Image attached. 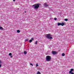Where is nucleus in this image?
I'll list each match as a JSON object with an SVG mask.
<instances>
[{
  "mask_svg": "<svg viewBox=\"0 0 74 74\" xmlns=\"http://www.w3.org/2000/svg\"><path fill=\"white\" fill-rule=\"evenodd\" d=\"M40 3H36L34 5H33V6L34 7L35 9H38V8H39V7H40Z\"/></svg>",
  "mask_w": 74,
  "mask_h": 74,
  "instance_id": "obj_1",
  "label": "nucleus"
},
{
  "mask_svg": "<svg viewBox=\"0 0 74 74\" xmlns=\"http://www.w3.org/2000/svg\"><path fill=\"white\" fill-rule=\"evenodd\" d=\"M51 56H47L46 57V60L47 62H49L51 60Z\"/></svg>",
  "mask_w": 74,
  "mask_h": 74,
  "instance_id": "obj_2",
  "label": "nucleus"
},
{
  "mask_svg": "<svg viewBox=\"0 0 74 74\" xmlns=\"http://www.w3.org/2000/svg\"><path fill=\"white\" fill-rule=\"evenodd\" d=\"M46 36V37L48 39H53V38L52 37H51V34H47Z\"/></svg>",
  "mask_w": 74,
  "mask_h": 74,
  "instance_id": "obj_3",
  "label": "nucleus"
},
{
  "mask_svg": "<svg viewBox=\"0 0 74 74\" xmlns=\"http://www.w3.org/2000/svg\"><path fill=\"white\" fill-rule=\"evenodd\" d=\"M60 25H61L62 26H63L64 25V23H58V26H60Z\"/></svg>",
  "mask_w": 74,
  "mask_h": 74,
  "instance_id": "obj_4",
  "label": "nucleus"
},
{
  "mask_svg": "<svg viewBox=\"0 0 74 74\" xmlns=\"http://www.w3.org/2000/svg\"><path fill=\"white\" fill-rule=\"evenodd\" d=\"M44 5L45 7H48L49 6V5L47 3H45L44 4Z\"/></svg>",
  "mask_w": 74,
  "mask_h": 74,
  "instance_id": "obj_5",
  "label": "nucleus"
},
{
  "mask_svg": "<svg viewBox=\"0 0 74 74\" xmlns=\"http://www.w3.org/2000/svg\"><path fill=\"white\" fill-rule=\"evenodd\" d=\"M52 53L53 55H55V54H56V53H56V52L55 51H52Z\"/></svg>",
  "mask_w": 74,
  "mask_h": 74,
  "instance_id": "obj_6",
  "label": "nucleus"
},
{
  "mask_svg": "<svg viewBox=\"0 0 74 74\" xmlns=\"http://www.w3.org/2000/svg\"><path fill=\"white\" fill-rule=\"evenodd\" d=\"M74 70V69H71V71H69V73H71V72H72V71H73Z\"/></svg>",
  "mask_w": 74,
  "mask_h": 74,
  "instance_id": "obj_7",
  "label": "nucleus"
},
{
  "mask_svg": "<svg viewBox=\"0 0 74 74\" xmlns=\"http://www.w3.org/2000/svg\"><path fill=\"white\" fill-rule=\"evenodd\" d=\"M34 40V38H31V40H29V42H32V40Z\"/></svg>",
  "mask_w": 74,
  "mask_h": 74,
  "instance_id": "obj_8",
  "label": "nucleus"
},
{
  "mask_svg": "<svg viewBox=\"0 0 74 74\" xmlns=\"http://www.w3.org/2000/svg\"><path fill=\"white\" fill-rule=\"evenodd\" d=\"M3 28L2 27L0 26V30H3Z\"/></svg>",
  "mask_w": 74,
  "mask_h": 74,
  "instance_id": "obj_9",
  "label": "nucleus"
},
{
  "mask_svg": "<svg viewBox=\"0 0 74 74\" xmlns=\"http://www.w3.org/2000/svg\"><path fill=\"white\" fill-rule=\"evenodd\" d=\"M17 33H19L20 32V30H18L17 31Z\"/></svg>",
  "mask_w": 74,
  "mask_h": 74,
  "instance_id": "obj_10",
  "label": "nucleus"
},
{
  "mask_svg": "<svg viewBox=\"0 0 74 74\" xmlns=\"http://www.w3.org/2000/svg\"><path fill=\"white\" fill-rule=\"evenodd\" d=\"M24 54H25V55H26V54H27V52H26V51H24Z\"/></svg>",
  "mask_w": 74,
  "mask_h": 74,
  "instance_id": "obj_11",
  "label": "nucleus"
},
{
  "mask_svg": "<svg viewBox=\"0 0 74 74\" xmlns=\"http://www.w3.org/2000/svg\"><path fill=\"white\" fill-rule=\"evenodd\" d=\"M37 74H41V73H40V72L38 71L37 72Z\"/></svg>",
  "mask_w": 74,
  "mask_h": 74,
  "instance_id": "obj_12",
  "label": "nucleus"
},
{
  "mask_svg": "<svg viewBox=\"0 0 74 74\" xmlns=\"http://www.w3.org/2000/svg\"><path fill=\"white\" fill-rule=\"evenodd\" d=\"M65 55V54H64V53H62V56H64Z\"/></svg>",
  "mask_w": 74,
  "mask_h": 74,
  "instance_id": "obj_13",
  "label": "nucleus"
},
{
  "mask_svg": "<svg viewBox=\"0 0 74 74\" xmlns=\"http://www.w3.org/2000/svg\"><path fill=\"white\" fill-rule=\"evenodd\" d=\"M37 42H38V41H36L35 44H36V45H37Z\"/></svg>",
  "mask_w": 74,
  "mask_h": 74,
  "instance_id": "obj_14",
  "label": "nucleus"
},
{
  "mask_svg": "<svg viewBox=\"0 0 74 74\" xmlns=\"http://www.w3.org/2000/svg\"><path fill=\"white\" fill-rule=\"evenodd\" d=\"M64 21H68V19H67V18H65L64 19Z\"/></svg>",
  "mask_w": 74,
  "mask_h": 74,
  "instance_id": "obj_15",
  "label": "nucleus"
},
{
  "mask_svg": "<svg viewBox=\"0 0 74 74\" xmlns=\"http://www.w3.org/2000/svg\"><path fill=\"white\" fill-rule=\"evenodd\" d=\"M9 56H11L12 55V53H9Z\"/></svg>",
  "mask_w": 74,
  "mask_h": 74,
  "instance_id": "obj_16",
  "label": "nucleus"
},
{
  "mask_svg": "<svg viewBox=\"0 0 74 74\" xmlns=\"http://www.w3.org/2000/svg\"><path fill=\"white\" fill-rule=\"evenodd\" d=\"M29 41V39H26L25 40V41Z\"/></svg>",
  "mask_w": 74,
  "mask_h": 74,
  "instance_id": "obj_17",
  "label": "nucleus"
},
{
  "mask_svg": "<svg viewBox=\"0 0 74 74\" xmlns=\"http://www.w3.org/2000/svg\"><path fill=\"white\" fill-rule=\"evenodd\" d=\"M69 73L71 74H74V73L73 72H71V73Z\"/></svg>",
  "mask_w": 74,
  "mask_h": 74,
  "instance_id": "obj_18",
  "label": "nucleus"
},
{
  "mask_svg": "<svg viewBox=\"0 0 74 74\" xmlns=\"http://www.w3.org/2000/svg\"><path fill=\"white\" fill-rule=\"evenodd\" d=\"M54 20H57V18H54Z\"/></svg>",
  "mask_w": 74,
  "mask_h": 74,
  "instance_id": "obj_19",
  "label": "nucleus"
},
{
  "mask_svg": "<svg viewBox=\"0 0 74 74\" xmlns=\"http://www.w3.org/2000/svg\"><path fill=\"white\" fill-rule=\"evenodd\" d=\"M37 66H38V64H36V67H37Z\"/></svg>",
  "mask_w": 74,
  "mask_h": 74,
  "instance_id": "obj_20",
  "label": "nucleus"
},
{
  "mask_svg": "<svg viewBox=\"0 0 74 74\" xmlns=\"http://www.w3.org/2000/svg\"><path fill=\"white\" fill-rule=\"evenodd\" d=\"M30 65H31L32 66H33V64H32V63H30Z\"/></svg>",
  "mask_w": 74,
  "mask_h": 74,
  "instance_id": "obj_21",
  "label": "nucleus"
},
{
  "mask_svg": "<svg viewBox=\"0 0 74 74\" xmlns=\"http://www.w3.org/2000/svg\"><path fill=\"white\" fill-rule=\"evenodd\" d=\"M2 63V62H1V61H0V64H1Z\"/></svg>",
  "mask_w": 74,
  "mask_h": 74,
  "instance_id": "obj_22",
  "label": "nucleus"
},
{
  "mask_svg": "<svg viewBox=\"0 0 74 74\" xmlns=\"http://www.w3.org/2000/svg\"><path fill=\"white\" fill-rule=\"evenodd\" d=\"M1 67V65L0 64V68Z\"/></svg>",
  "mask_w": 74,
  "mask_h": 74,
  "instance_id": "obj_23",
  "label": "nucleus"
},
{
  "mask_svg": "<svg viewBox=\"0 0 74 74\" xmlns=\"http://www.w3.org/2000/svg\"><path fill=\"white\" fill-rule=\"evenodd\" d=\"M12 56H10V58H12Z\"/></svg>",
  "mask_w": 74,
  "mask_h": 74,
  "instance_id": "obj_24",
  "label": "nucleus"
},
{
  "mask_svg": "<svg viewBox=\"0 0 74 74\" xmlns=\"http://www.w3.org/2000/svg\"><path fill=\"white\" fill-rule=\"evenodd\" d=\"M25 13H26V12L25 11Z\"/></svg>",
  "mask_w": 74,
  "mask_h": 74,
  "instance_id": "obj_25",
  "label": "nucleus"
},
{
  "mask_svg": "<svg viewBox=\"0 0 74 74\" xmlns=\"http://www.w3.org/2000/svg\"><path fill=\"white\" fill-rule=\"evenodd\" d=\"M13 1H15V0H13Z\"/></svg>",
  "mask_w": 74,
  "mask_h": 74,
  "instance_id": "obj_26",
  "label": "nucleus"
}]
</instances>
